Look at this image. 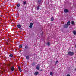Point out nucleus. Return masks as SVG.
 <instances>
[{"label": "nucleus", "instance_id": "obj_1", "mask_svg": "<svg viewBox=\"0 0 76 76\" xmlns=\"http://www.w3.org/2000/svg\"><path fill=\"white\" fill-rule=\"evenodd\" d=\"M68 54L70 56H73L74 54V53L70 51L68 53Z\"/></svg>", "mask_w": 76, "mask_h": 76}, {"label": "nucleus", "instance_id": "obj_2", "mask_svg": "<svg viewBox=\"0 0 76 76\" xmlns=\"http://www.w3.org/2000/svg\"><path fill=\"white\" fill-rule=\"evenodd\" d=\"M36 68L37 70H39V64H38L37 65Z\"/></svg>", "mask_w": 76, "mask_h": 76}, {"label": "nucleus", "instance_id": "obj_3", "mask_svg": "<svg viewBox=\"0 0 76 76\" xmlns=\"http://www.w3.org/2000/svg\"><path fill=\"white\" fill-rule=\"evenodd\" d=\"M64 13H67V12H69V10L67 9H65L64 10Z\"/></svg>", "mask_w": 76, "mask_h": 76}, {"label": "nucleus", "instance_id": "obj_4", "mask_svg": "<svg viewBox=\"0 0 76 76\" xmlns=\"http://www.w3.org/2000/svg\"><path fill=\"white\" fill-rule=\"evenodd\" d=\"M64 27L65 28H67L68 27V26L67 24H65L64 26Z\"/></svg>", "mask_w": 76, "mask_h": 76}, {"label": "nucleus", "instance_id": "obj_5", "mask_svg": "<svg viewBox=\"0 0 76 76\" xmlns=\"http://www.w3.org/2000/svg\"><path fill=\"white\" fill-rule=\"evenodd\" d=\"M39 72H36L34 73V75H35L36 76H37V75H38Z\"/></svg>", "mask_w": 76, "mask_h": 76}, {"label": "nucleus", "instance_id": "obj_6", "mask_svg": "<svg viewBox=\"0 0 76 76\" xmlns=\"http://www.w3.org/2000/svg\"><path fill=\"white\" fill-rule=\"evenodd\" d=\"M67 25L69 26V25H70V21H68L67 23Z\"/></svg>", "mask_w": 76, "mask_h": 76}, {"label": "nucleus", "instance_id": "obj_7", "mask_svg": "<svg viewBox=\"0 0 76 76\" xmlns=\"http://www.w3.org/2000/svg\"><path fill=\"white\" fill-rule=\"evenodd\" d=\"M17 27L18 28H20L21 27V26H20V25H17Z\"/></svg>", "mask_w": 76, "mask_h": 76}, {"label": "nucleus", "instance_id": "obj_8", "mask_svg": "<svg viewBox=\"0 0 76 76\" xmlns=\"http://www.w3.org/2000/svg\"><path fill=\"white\" fill-rule=\"evenodd\" d=\"M73 34H74V35H76V31H73Z\"/></svg>", "mask_w": 76, "mask_h": 76}, {"label": "nucleus", "instance_id": "obj_9", "mask_svg": "<svg viewBox=\"0 0 76 76\" xmlns=\"http://www.w3.org/2000/svg\"><path fill=\"white\" fill-rule=\"evenodd\" d=\"M11 70L12 71H13V70H14V66H12V67Z\"/></svg>", "mask_w": 76, "mask_h": 76}, {"label": "nucleus", "instance_id": "obj_10", "mask_svg": "<svg viewBox=\"0 0 76 76\" xmlns=\"http://www.w3.org/2000/svg\"><path fill=\"white\" fill-rule=\"evenodd\" d=\"M13 56V54H11L9 55V57H12Z\"/></svg>", "mask_w": 76, "mask_h": 76}, {"label": "nucleus", "instance_id": "obj_11", "mask_svg": "<svg viewBox=\"0 0 76 76\" xmlns=\"http://www.w3.org/2000/svg\"><path fill=\"white\" fill-rule=\"evenodd\" d=\"M37 9L38 10L39 9V6L38 5L37 7Z\"/></svg>", "mask_w": 76, "mask_h": 76}, {"label": "nucleus", "instance_id": "obj_12", "mask_svg": "<svg viewBox=\"0 0 76 76\" xmlns=\"http://www.w3.org/2000/svg\"><path fill=\"white\" fill-rule=\"evenodd\" d=\"M72 25H74L75 24V22H74V21H72Z\"/></svg>", "mask_w": 76, "mask_h": 76}, {"label": "nucleus", "instance_id": "obj_13", "mask_svg": "<svg viewBox=\"0 0 76 76\" xmlns=\"http://www.w3.org/2000/svg\"><path fill=\"white\" fill-rule=\"evenodd\" d=\"M26 59H27L28 60V59H29V56H26Z\"/></svg>", "mask_w": 76, "mask_h": 76}, {"label": "nucleus", "instance_id": "obj_14", "mask_svg": "<svg viewBox=\"0 0 76 76\" xmlns=\"http://www.w3.org/2000/svg\"><path fill=\"white\" fill-rule=\"evenodd\" d=\"M22 45H19V48H22Z\"/></svg>", "mask_w": 76, "mask_h": 76}, {"label": "nucleus", "instance_id": "obj_15", "mask_svg": "<svg viewBox=\"0 0 76 76\" xmlns=\"http://www.w3.org/2000/svg\"><path fill=\"white\" fill-rule=\"evenodd\" d=\"M51 21H53L54 20V18L53 17H52L51 18Z\"/></svg>", "mask_w": 76, "mask_h": 76}, {"label": "nucleus", "instance_id": "obj_16", "mask_svg": "<svg viewBox=\"0 0 76 76\" xmlns=\"http://www.w3.org/2000/svg\"><path fill=\"white\" fill-rule=\"evenodd\" d=\"M28 48V47L27 45H26L25 46V48H26V49H27Z\"/></svg>", "mask_w": 76, "mask_h": 76}, {"label": "nucleus", "instance_id": "obj_17", "mask_svg": "<svg viewBox=\"0 0 76 76\" xmlns=\"http://www.w3.org/2000/svg\"><path fill=\"white\" fill-rule=\"evenodd\" d=\"M32 65L33 66H35V63L33 62V63H32Z\"/></svg>", "mask_w": 76, "mask_h": 76}, {"label": "nucleus", "instance_id": "obj_18", "mask_svg": "<svg viewBox=\"0 0 76 76\" xmlns=\"http://www.w3.org/2000/svg\"><path fill=\"white\" fill-rule=\"evenodd\" d=\"M47 45L48 46H50V42H48L47 43Z\"/></svg>", "mask_w": 76, "mask_h": 76}, {"label": "nucleus", "instance_id": "obj_19", "mask_svg": "<svg viewBox=\"0 0 76 76\" xmlns=\"http://www.w3.org/2000/svg\"><path fill=\"white\" fill-rule=\"evenodd\" d=\"M20 6V5H19V4H18L17 5V7H19Z\"/></svg>", "mask_w": 76, "mask_h": 76}, {"label": "nucleus", "instance_id": "obj_20", "mask_svg": "<svg viewBox=\"0 0 76 76\" xmlns=\"http://www.w3.org/2000/svg\"><path fill=\"white\" fill-rule=\"evenodd\" d=\"M50 75H53V72H50Z\"/></svg>", "mask_w": 76, "mask_h": 76}, {"label": "nucleus", "instance_id": "obj_21", "mask_svg": "<svg viewBox=\"0 0 76 76\" xmlns=\"http://www.w3.org/2000/svg\"><path fill=\"white\" fill-rule=\"evenodd\" d=\"M30 25H31V26H32L33 25V23H30Z\"/></svg>", "mask_w": 76, "mask_h": 76}, {"label": "nucleus", "instance_id": "obj_22", "mask_svg": "<svg viewBox=\"0 0 76 76\" xmlns=\"http://www.w3.org/2000/svg\"><path fill=\"white\" fill-rule=\"evenodd\" d=\"M19 71H20V72H22V69H19Z\"/></svg>", "mask_w": 76, "mask_h": 76}, {"label": "nucleus", "instance_id": "obj_23", "mask_svg": "<svg viewBox=\"0 0 76 76\" xmlns=\"http://www.w3.org/2000/svg\"><path fill=\"white\" fill-rule=\"evenodd\" d=\"M29 28H31L32 27V26H31L30 25V26H29Z\"/></svg>", "mask_w": 76, "mask_h": 76}, {"label": "nucleus", "instance_id": "obj_24", "mask_svg": "<svg viewBox=\"0 0 76 76\" xmlns=\"http://www.w3.org/2000/svg\"><path fill=\"white\" fill-rule=\"evenodd\" d=\"M26 1H25L23 2V4H26Z\"/></svg>", "mask_w": 76, "mask_h": 76}, {"label": "nucleus", "instance_id": "obj_25", "mask_svg": "<svg viewBox=\"0 0 76 76\" xmlns=\"http://www.w3.org/2000/svg\"><path fill=\"white\" fill-rule=\"evenodd\" d=\"M57 63H58V61H56V64H57Z\"/></svg>", "mask_w": 76, "mask_h": 76}, {"label": "nucleus", "instance_id": "obj_26", "mask_svg": "<svg viewBox=\"0 0 76 76\" xmlns=\"http://www.w3.org/2000/svg\"><path fill=\"white\" fill-rule=\"evenodd\" d=\"M38 2H40L41 1V0H38Z\"/></svg>", "mask_w": 76, "mask_h": 76}, {"label": "nucleus", "instance_id": "obj_27", "mask_svg": "<svg viewBox=\"0 0 76 76\" xmlns=\"http://www.w3.org/2000/svg\"><path fill=\"white\" fill-rule=\"evenodd\" d=\"M66 76H70V75L69 74H68Z\"/></svg>", "mask_w": 76, "mask_h": 76}, {"label": "nucleus", "instance_id": "obj_28", "mask_svg": "<svg viewBox=\"0 0 76 76\" xmlns=\"http://www.w3.org/2000/svg\"><path fill=\"white\" fill-rule=\"evenodd\" d=\"M18 68L19 69H20V67L19 66L18 67Z\"/></svg>", "mask_w": 76, "mask_h": 76}, {"label": "nucleus", "instance_id": "obj_29", "mask_svg": "<svg viewBox=\"0 0 76 76\" xmlns=\"http://www.w3.org/2000/svg\"><path fill=\"white\" fill-rule=\"evenodd\" d=\"M75 71H76V69H75Z\"/></svg>", "mask_w": 76, "mask_h": 76}, {"label": "nucleus", "instance_id": "obj_30", "mask_svg": "<svg viewBox=\"0 0 76 76\" xmlns=\"http://www.w3.org/2000/svg\"><path fill=\"white\" fill-rule=\"evenodd\" d=\"M16 15H18L17 14Z\"/></svg>", "mask_w": 76, "mask_h": 76}]
</instances>
